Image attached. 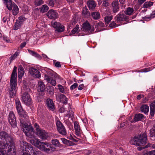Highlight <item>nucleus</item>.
<instances>
[{
	"mask_svg": "<svg viewBox=\"0 0 155 155\" xmlns=\"http://www.w3.org/2000/svg\"><path fill=\"white\" fill-rule=\"evenodd\" d=\"M16 107L17 111L21 117L20 118V126L25 135L30 138L34 137V130L30 123L28 122V117L26 113L22 109L21 103L18 99L15 100Z\"/></svg>",
	"mask_w": 155,
	"mask_h": 155,
	"instance_id": "f257e3e1",
	"label": "nucleus"
},
{
	"mask_svg": "<svg viewBox=\"0 0 155 155\" xmlns=\"http://www.w3.org/2000/svg\"><path fill=\"white\" fill-rule=\"evenodd\" d=\"M8 134L5 132L0 133V155H7L9 150L10 145Z\"/></svg>",
	"mask_w": 155,
	"mask_h": 155,
	"instance_id": "f03ea898",
	"label": "nucleus"
},
{
	"mask_svg": "<svg viewBox=\"0 0 155 155\" xmlns=\"http://www.w3.org/2000/svg\"><path fill=\"white\" fill-rule=\"evenodd\" d=\"M30 143L42 151L47 153L51 152L54 148L50 143L47 142H41L38 138H34L30 140Z\"/></svg>",
	"mask_w": 155,
	"mask_h": 155,
	"instance_id": "7ed1b4c3",
	"label": "nucleus"
},
{
	"mask_svg": "<svg viewBox=\"0 0 155 155\" xmlns=\"http://www.w3.org/2000/svg\"><path fill=\"white\" fill-rule=\"evenodd\" d=\"M17 68L14 66L10 78V85H11V90H10V97H13L15 96L16 91V86L17 81Z\"/></svg>",
	"mask_w": 155,
	"mask_h": 155,
	"instance_id": "20e7f679",
	"label": "nucleus"
},
{
	"mask_svg": "<svg viewBox=\"0 0 155 155\" xmlns=\"http://www.w3.org/2000/svg\"><path fill=\"white\" fill-rule=\"evenodd\" d=\"M147 140V136L145 133L142 135L132 138L130 141L131 144L136 146H140L146 144Z\"/></svg>",
	"mask_w": 155,
	"mask_h": 155,
	"instance_id": "39448f33",
	"label": "nucleus"
},
{
	"mask_svg": "<svg viewBox=\"0 0 155 155\" xmlns=\"http://www.w3.org/2000/svg\"><path fill=\"white\" fill-rule=\"evenodd\" d=\"M45 77L47 82L53 86L56 85L55 80L59 81L62 80V78L59 75L51 70L48 71V75H45Z\"/></svg>",
	"mask_w": 155,
	"mask_h": 155,
	"instance_id": "423d86ee",
	"label": "nucleus"
},
{
	"mask_svg": "<svg viewBox=\"0 0 155 155\" xmlns=\"http://www.w3.org/2000/svg\"><path fill=\"white\" fill-rule=\"evenodd\" d=\"M56 125L59 133L63 135H66L67 134L66 130L61 122L59 120L57 121Z\"/></svg>",
	"mask_w": 155,
	"mask_h": 155,
	"instance_id": "0eeeda50",
	"label": "nucleus"
},
{
	"mask_svg": "<svg viewBox=\"0 0 155 155\" xmlns=\"http://www.w3.org/2000/svg\"><path fill=\"white\" fill-rule=\"evenodd\" d=\"M20 147L21 150L24 151L23 153L26 151L28 153H29L30 149L31 148L33 149H35L31 147L30 144L24 141H22L20 142Z\"/></svg>",
	"mask_w": 155,
	"mask_h": 155,
	"instance_id": "6e6552de",
	"label": "nucleus"
},
{
	"mask_svg": "<svg viewBox=\"0 0 155 155\" xmlns=\"http://www.w3.org/2000/svg\"><path fill=\"white\" fill-rule=\"evenodd\" d=\"M22 101L24 104L26 105H30L31 103V98L28 92L24 93L22 97Z\"/></svg>",
	"mask_w": 155,
	"mask_h": 155,
	"instance_id": "1a4fd4ad",
	"label": "nucleus"
},
{
	"mask_svg": "<svg viewBox=\"0 0 155 155\" xmlns=\"http://www.w3.org/2000/svg\"><path fill=\"white\" fill-rule=\"evenodd\" d=\"M29 73L34 77L38 78L41 77L40 72L38 70L34 68H31L29 69Z\"/></svg>",
	"mask_w": 155,
	"mask_h": 155,
	"instance_id": "9d476101",
	"label": "nucleus"
},
{
	"mask_svg": "<svg viewBox=\"0 0 155 155\" xmlns=\"http://www.w3.org/2000/svg\"><path fill=\"white\" fill-rule=\"evenodd\" d=\"M36 134L42 140H45L48 137V133L42 129L37 131Z\"/></svg>",
	"mask_w": 155,
	"mask_h": 155,
	"instance_id": "9b49d317",
	"label": "nucleus"
},
{
	"mask_svg": "<svg viewBox=\"0 0 155 155\" xmlns=\"http://www.w3.org/2000/svg\"><path fill=\"white\" fill-rule=\"evenodd\" d=\"M82 29L83 31H90L91 33H92L94 31V29H91V27L90 24L88 22V21H85L82 24Z\"/></svg>",
	"mask_w": 155,
	"mask_h": 155,
	"instance_id": "f8f14e48",
	"label": "nucleus"
},
{
	"mask_svg": "<svg viewBox=\"0 0 155 155\" xmlns=\"http://www.w3.org/2000/svg\"><path fill=\"white\" fill-rule=\"evenodd\" d=\"M22 155H42V154L41 151L36 149H33L31 148L29 154L26 151H25L23 153Z\"/></svg>",
	"mask_w": 155,
	"mask_h": 155,
	"instance_id": "ddd939ff",
	"label": "nucleus"
},
{
	"mask_svg": "<svg viewBox=\"0 0 155 155\" xmlns=\"http://www.w3.org/2000/svg\"><path fill=\"white\" fill-rule=\"evenodd\" d=\"M128 18L124 14L119 13L114 18V19L118 23L121 21H126Z\"/></svg>",
	"mask_w": 155,
	"mask_h": 155,
	"instance_id": "4468645a",
	"label": "nucleus"
},
{
	"mask_svg": "<svg viewBox=\"0 0 155 155\" xmlns=\"http://www.w3.org/2000/svg\"><path fill=\"white\" fill-rule=\"evenodd\" d=\"M46 105L48 109L53 111L54 109V104L53 101L50 98L47 99L46 102Z\"/></svg>",
	"mask_w": 155,
	"mask_h": 155,
	"instance_id": "2eb2a0df",
	"label": "nucleus"
},
{
	"mask_svg": "<svg viewBox=\"0 0 155 155\" xmlns=\"http://www.w3.org/2000/svg\"><path fill=\"white\" fill-rule=\"evenodd\" d=\"M53 27L56 29V30L58 32H62L64 30V26L61 25L60 23L54 22L52 23Z\"/></svg>",
	"mask_w": 155,
	"mask_h": 155,
	"instance_id": "dca6fc26",
	"label": "nucleus"
},
{
	"mask_svg": "<svg viewBox=\"0 0 155 155\" xmlns=\"http://www.w3.org/2000/svg\"><path fill=\"white\" fill-rule=\"evenodd\" d=\"M47 16L50 19H56L58 18V13L55 11L50 10L47 13Z\"/></svg>",
	"mask_w": 155,
	"mask_h": 155,
	"instance_id": "f3484780",
	"label": "nucleus"
},
{
	"mask_svg": "<svg viewBox=\"0 0 155 155\" xmlns=\"http://www.w3.org/2000/svg\"><path fill=\"white\" fill-rule=\"evenodd\" d=\"M10 8L12 9V13L14 15H16L19 12V8L18 6L10 0Z\"/></svg>",
	"mask_w": 155,
	"mask_h": 155,
	"instance_id": "a211bd4d",
	"label": "nucleus"
},
{
	"mask_svg": "<svg viewBox=\"0 0 155 155\" xmlns=\"http://www.w3.org/2000/svg\"><path fill=\"white\" fill-rule=\"evenodd\" d=\"M10 125L13 128L16 127V122L14 114L12 111H10Z\"/></svg>",
	"mask_w": 155,
	"mask_h": 155,
	"instance_id": "6ab92c4d",
	"label": "nucleus"
},
{
	"mask_svg": "<svg viewBox=\"0 0 155 155\" xmlns=\"http://www.w3.org/2000/svg\"><path fill=\"white\" fill-rule=\"evenodd\" d=\"M144 116L143 115L141 114H138L135 115L133 120L131 121V122L134 123L136 122L139 121H141L143 119Z\"/></svg>",
	"mask_w": 155,
	"mask_h": 155,
	"instance_id": "aec40b11",
	"label": "nucleus"
},
{
	"mask_svg": "<svg viewBox=\"0 0 155 155\" xmlns=\"http://www.w3.org/2000/svg\"><path fill=\"white\" fill-rule=\"evenodd\" d=\"M113 11L114 13L117 12L119 10V4L117 1H114L112 4Z\"/></svg>",
	"mask_w": 155,
	"mask_h": 155,
	"instance_id": "412c9836",
	"label": "nucleus"
},
{
	"mask_svg": "<svg viewBox=\"0 0 155 155\" xmlns=\"http://www.w3.org/2000/svg\"><path fill=\"white\" fill-rule=\"evenodd\" d=\"M38 91L43 92L45 89L44 82L40 80L38 83Z\"/></svg>",
	"mask_w": 155,
	"mask_h": 155,
	"instance_id": "4be33fe9",
	"label": "nucleus"
},
{
	"mask_svg": "<svg viewBox=\"0 0 155 155\" xmlns=\"http://www.w3.org/2000/svg\"><path fill=\"white\" fill-rule=\"evenodd\" d=\"M74 128L76 134L78 136L80 135L81 129L78 123L77 122L74 123Z\"/></svg>",
	"mask_w": 155,
	"mask_h": 155,
	"instance_id": "5701e85b",
	"label": "nucleus"
},
{
	"mask_svg": "<svg viewBox=\"0 0 155 155\" xmlns=\"http://www.w3.org/2000/svg\"><path fill=\"white\" fill-rule=\"evenodd\" d=\"M150 139L154 141L155 140V124L150 129Z\"/></svg>",
	"mask_w": 155,
	"mask_h": 155,
	"instance_id": "b1692460",
	"label": "nucleus"
},
{
	"mask_svg": "<svg viewBox=\"0 0 155 155\" xmlns=\"http://www.w3.org/2000/svg\"><path fill=\"white\" fill-rule=\"evenodd\" d=\"M10 155H16L14 143L10 138Z\"/></svg>",
	"mask_w": 155,
	"mask_h": 155,
	"instance_id": "393cba45",
	"label": "nucleus"
},
{
	"mask_svg": "<svg viewBox=\"0 0 155 155\" xmlns=\"http://www.w3.org/2000/svg\"><path fill=\"white\" fill-rule=\"evenodd\" d=\"M87 5L89 9H93L96 7V3L94 1L91 0L87 2Z\"/></svg>",
	"mask_w": 155,
	"mask_h": 155,
	"instance_id": "a878e982",
	"label": "nucleus"
},
{
	"mask_svg": "<svg viewBox=\"0 0 155 155\" xmlns=\"http://www.w3.org/2000/svg\"><path fill=\"white\" fill-rule=\"evenodd\" d=\"M59 97L61 102L64 104L68 103V99L64 94H61L59 96Z\"/></svg>",
	"mask_w": 155,
	"mask_h": 155,
	"instance_id": "bb28decb",
	"label": "nucleus"
},
{
	"mask_svg": "<svg viewBox=\"0 0 155 155\" xmlns=\"http://www.w3.org/2000/svg\"><path fill=\"white\" fill-rule=\"evenodd\" d=\"M140 110L142 112L145 114L147 113L149 111V107L146 105H142L140 108Z\"/></svg>",
	"mask_w": 155,
	"mask_h": 155,
	"instance_id": "cd10ccee",
	"label": "nucleus"
},
{
	"mask_svg": "<svg viewBox=\"0 0 155 155\" xmlns=\"http://www.w3.org/2000/svg\"><path fill=\"white\" fill-rule=\"evenodd\" d=\"M25 71L24 68L22 66L20 67L18 70V77L19 78H21L24 75Z\"/></svg>",
	"mask_w": 155,
	"mask_h": 155,
	"instance_id": "c85d7f7f",
	"label": "nucleus"
},
{
	"mask_svg": "<svg viewBox=\"0 0 155 155\" xmlns=\"http://www.w3.org/2000/svg\"><path fill=\"white\" fill-rule=\"evenodd\" d=\"M82 13V15L85 17H87L89 15L90 13L86 6H85L83 8Z\"/></svg>",
	"mask_w": 155,
	"mask_h": 155,
	"instance_id": "c756f323",
	"label": "nucleus"
},
{
	"mask_svg": "<svg viewBox=\"0 0 155 155\" xmlns=\"http://www.w3.org/2000/svg\"><path fill=\"white\" fill-rule=\"evenodd\" d=\"M134 11V10L133 8L130 7H128L127 8L125 12V13L127 15H131L133 14Z\"/></svg>",
	"mask_w": 155,
	"mask_h": 155,
	"instance_id": "7c9ffc66",
	"label": "nucleus"
},
{
	"mask_svg": "<svg viewBox=\"0 0 155 155\" xmlns=\"http://www.w3.org/2000/svg\"><path fill=\"white\" fill-rule=\"evenodd\" d=\"M91 15L94 19L97 20L100 18V14L99 12H94L91 13Z\"/></svg>",
	"mask_w": 155,
	"mask_h": 155,
	"instance_id": "2f4dec72",
	"label": "nucleus"
},
{
	"mask_svg": "<svg viewBox=\"0 0 155 155\" xmlns=\"http://www.w3.org/2000/svg\"><path fill=\"white\" fill-rule=\"evenodd\" d=\"M28 50L29 53L32 56L37 58H39L40 57V55L35 52L29 49H28Z\"/></svg>",
	"mask_w": 155,
	"mask_h": 155,
	"instance_id": "473e14b6",
	"label": "nucleus"
},
{
	"mask_svg": "<svg viewBox=\"0 0 155 155\" xmlns=\"http://www.w3.org/2000/svg\"><path fill=\"white\" fill-rule=\"evenodd\" d=\"M51 143L55 147H59L60 146V143L57 139H54L52 140H51Z\"/></svg>",
	"mask_w": 155,
	"mask_h": 155,
	"instance_id": "72a5a7b5",
	"label": "nucleus"
},
{
	"mask_svg": "<svg viewBox=\"0 0 155 155\" xmlns=\"http://www.w3.org/2000/svg\"><path fill=\"white\" fill-rule=\"evenodd\" d=\"M113 18L112 16H106L104 17V20L106 25L108 24Z\"/></svg>",
	"mask_w": 155,
	"mask_h": 155,
	"instance_id": "f704fd0d",
	"label": "nucleus"
},
{
	"mask_svg": "<svg viewBox=\"0 0 155 155\" xmlns=\"http://www.w3.org/2000/svg\"><path fill=\"white\" fill-rule=\"evenodd\" d=\"M48 7L46 5H44L41 6L40 8V11L41 12H47L48 9Z\"/></svg>",
	"mask_w": 155,
	"mask_h": 155,
	"instance_id": "c9c22d12",
	"label": "nucleus"
},
{
	"mask_svg": "<svg viewBox=\"0 0 155 155\" xmlns=\"http://www.w3.org/2000/svg\"><path fill=\"white\" fill-rule=\"evenodd\" d=\"M153 5V2H145L143 5V7L146 8H149Z\"/></svg>",
	"mask_w": 155,
	"mask_h": 155,
	"instance_id": "e433bc0d",
	"label": "nucleus"
},
{
	"mask_svg": "<svg viewBox=\"0 0 155 155\" xmlns=\"http://www.w3.org/2000/svg\"><path fill=\"white\" fill-rule=\"evenodd\" d=\"M143 155H155V150L150 151H146L144 152Z\"/></svg>",
	"mask_w": 155,
	"mask_h": 155,
	"instance_id": "4c0bfd02",
	"label": "nucleus"
},
{
	"mask_svg": "<svg viewBox=\"0 0 155 155\" xmlns=\"http://www.w3.org/2000/svg\"><path fill=\"white\" fill-rule=\"evenodd\" d=\"M61 140L63 143L64 144H66L68 145H71V142L70 141L68 140L65 138H61Z\"/></svg>",
	"mask_w": 155,
	"mask_h": 155,
	"instance_id": "58836bf2",
	"label": "nucleus"
},
{
	"mask_svg": "<svg viewBox=\"0 0 155 155\" xmlns=\"http://www.w3.org/2000/svg\"><path fill=\"white\" fill-rule=\"evenodd\" d=\"M79 31V26L78 25H77L76 27L74 28L71 31L72 34H75V33L78 32Z\"/></svg>",
	"mask_w": 155,
	"mask_h": 155,
	"instance_id": "ea45409f",
	"label": "nucleus"
},
{
	"mask_svg": "<svg viewBox=\"0 0 155 155\" xmlns=\"http://www.w3.org/2000/svg\"><path fill=\"white\" fill-rule=\"evenodd\" d=\"M19 52L18 51H16L15 54L11 56L10 57V61H12L15 59L19 55Z\"/></svg>",
	"mask_w": 155,
	"mask_h": 155,
	"instance_id": "a19ab883",
	"label": "nucleus"
},
{
	"mask_svg": "<svg viewBox=\"0 0 155 155\" xmlns=\"http://www.w3.org/2000/svg\"><path fill=\"white\" fill-rule=\"evenodd\" d=\"M153 68L152 67L148 68H145L143 69H142L140 70L141 71V72H148L149 71H150L152 70H153Z\"/></svg>",
	"mask_w": 155,
	"mask_h": 155,
	"instance_id": "79ce46f5",
	"label": "nucleus"
},
{
	"mask_svg": "<svg viewBox=\"0 0 155 155\" xmlns=\"http://www.w3.org/2000/svg\"><path fill=\"white\" fill-rule=\"evenodd\" d=\"M151 147V144L150 143H148L147 145L145 147H137V150H141L142 149H143L145 148H147L148 147Z\"/></svg>",
	"mask_w": 155,
	"mask_h": 155,
	"instance_id": "37998d69",
	"label": "nucleus"
},
{
	"mask_svg": "<svg viewBox=\"0 0 155 155\" xmlns=\"http://www.w3.org/2000/svg\"><path fill=\"white\" fill-rule=\"evenodd\" d=\"M58 86L60 92L62 93H64V89L63 86L60 84L58 85Z\"/></svg>",
	"mask_w": 155,
	"mask_h": 155,
	"instance_id": "c03bdc74",
	"label": "nucleus"
},
{
	"mask_svg": "<svg viewBox=\"0 0 155 155\" xmlns=\"http://www.w3.org/2000/svg\"><path fill=\"white\" fill-rule=\"evenodd\" d=\"M97 28L104 27V25L103 22L100 21L97 24Z\"/></svg>",
	"mask_w": 155,
	"mask_h": 155,
	"instance_id": "a18cd8bd",
	"label": "nucleus"
},
{
	"mask_svg": "<svg viewBox=\"0 0 155 155\" xmlns=\"http://www.w3.org/2000/svg\"><path fill=\"white\" fill-rule=\"evenodd\" d=\"M34 127L36 128V133H37V131H38L41 129L39 128V125L37 123H35L34 124Z\"/></svg>",
	"mask_w": 155,
	"mask_h": 155,
	"instance_id": "49530a36",
	"label": "nucleus"
},
{
	"mask_svg": "<svg viewBox=\"0 0 155 155\" xmlns=\"http://www.w3.org/2000/svg\"><path fill=\"white\" fill-rule=\"evenodd\" d=\"M20 27V25L19 23L18 22H16L15 24L14 29L15 30H17Z\"/></svg>",
	"mask_w": 155,
	"mask_h": 155,
	"instance_id": "de8ad7c7",
	"label": "nucleus"
},
{
	"mask_svg": "<svg viewBox=\"0 0 155 155\" xmlns=\"http://www.w3.org/2000/svg\"><path fill=\"white\" fill-rule=\"evenodd\" d=\"M43 3V1L42 0H38L36 2V4L38 6L40 5Z\"/></svg>",
	"mask_w": 155,
	"mask_h": 155,
	"instance_id": "09e8293b",
	"label": "nucleus"
},
{
	"mask_svg": "<svg viewBox=\"0 0 155 155\" xmlns=\"http://www.w3.org/2000/svg\"><path fill=\"white\" fill-rule=\"evenodd\" d=\"M19 22L21 23L23 21H24L25 19V18L23 16H21L19 17Z\"/></svg>",
	"mask_w": 155,
	"mask_h": 155,
	"instance_id": "8fccbe9b",
	"label": "nucleus"
},
{
	"mask_svg": "<svg viewBox=\"0 0 155 155\" xmlns=\"http://www.w3.org/2000/svg\"><path fill=\"white\" fill-rule=\"evenodd\" d=\"M55 3H56L53 0H50L49 2L48 5L50 6L53 7L54 6V4Z\"/></svg>",
	"mask_w": 155,
	"mask_h": 155,
	"instance_id": "3c124183",
	"label": "nucleus"
},
{
	"mask_svg": "<svg viewBox=\"0 0 155 155\" xmlns=\"http://www.w3.org/2000/svg\"><path fill=\"white\" fill-rule=\"evenodd\" d=\"M78 85V84L77 83H74L70 87L71 90H73Z\"/></svg>",
	"mask_w": 155,
	"mask_h": 155,
	"instance_id": "603ef678",
	"label": "nucleus"
},
{
	"mask_svg": "<svg viewBox=\"0 0 155 155\" xmlns=\"http://www.w3.org/2000/svg\"><path fill=\"white\" fill-rule=\"evenodd\" d=\"M3 1L4 2V3L5 4L7 8L9 10H10V7L8 6V3H9L8 0H3Z\"/></svg>",
	"mask_w": 155,
	"mask_h": 155,
	"instance_id": "864d4df0",
	"label": "nucleus"
},
{
	"mask_svg": "<svg viewBox=\"0 0 155 155\" xmlns=\"http://www.w3.org/2000/svg\"><path fill=\"white\" fill-rule=\"evenodd\" d=\"M109 26L111 28H114L116 27V24L114 21H113L110 23L109 25Z\"/></svg>",
	"mask_w": 155,
	"mask_h": 155,
	"instance_id": "5fc2aeb1",
	"label": "nucleus"
},
{
	"mask_svg": "<svg viewBox=\"0 0 155 155\" xmlns=\"http://www.w3.org/2000/svg\"><path fill=\"white\" fill-rule=\"evenodd\" d=\"M150 108L153 109H155V101L152 102L150 106Z\"/></svg>",
	"mask_w": 155,
	"mask_h": 155,
	"instance_id": "6e6d98bb",
	"label": "nucleus"
},
{
	"mask_svg": "<svg viewBox=\"0 0 155 155\" xmlns=\"http://www.w3.org/2000/svg\"><path fill=\"white\" fill-rule=\"evenodd\" d=\"M23 10L24 11V14H27L29 12L28 9L27 7L24 8L23 9Z\"/></svg>",
	"mask_w": 155,
	"mask_h": 155,
	"instance_id": "4d7b16f0",
	"label": "nucleus"
},
{
	"mask_svg": "<svg viewBox=\"0 0 155 155\" xmlns=\"http://www.w3.org/2000/svg\"><path fill=\"white\" fill-rule=\"evenodd\" d=\"M153 18V17H152V15H151L150 16H145L144 17L143 19L145 20L148 21V20H150Z\"/></svg>",
	"mask_w": 155,
	"mask_h": 155,
	"instance_id": "13d9d810",
	"label": "nucleus"
},
{
	"mask_svg": "<svg viewBox=\"0 0 155 155\" xmlns=\"http://www.w3.org/2000/svg\"><path fill=\"white\" fill-rule=\"evenodd\" d=\"M155 109L150 108V114L152 117L154 116L155 113Z\"/></svg>",
	"mask_w": 155,
	"mask_h": 155,
	"instance_id": "bf43d9fd",
	"label": "nucleus"
},
{
	"mask_svg": "<svg viewBox=\"0 0 155 155\" xmlns=\"http://www.w3.org/2000/svg\"><path fill=\"white\" fill-rule=\"evenodd\" d=\"M109 3L108 2L105 0L103 1V5L105 7H107L108 6Z\"/></svg>",
	"mask_w": 155,
	"mask_h": 155,
	"instance_id": "052dcab7",
	"label": "nucleus"
},
{
	"mask_svg": "<svg viewBox=\"0 0 155 155\" xmlns=\"http://www.w3.org/2000/svg\"><path fill=\"white\" fill-rule=\"evenodd\" d=\"M84 87V85L83 84H81L78 86V90H81L83 89Z\"/></svg>",
	"mask_w": 155,
	"mask_h": 155,
	"instance_id": "680f3d73",
	"label": "nucleus"
},
{
	"mask_svg": "<svg viewBox=\"0 0 155 155\" xmlns=\"http://www.w3.org/2000/svg\"><path fill=\"white\" fill-rule=\"evenodd\" d=\"M55 66L57 67L60 68L61 66L59 62H57L55 63Z\"/></svg>",
	"mask_w": 155,
	"mask_h": 155,
	"instance_id": "e2e57ef3",
	"label": "nucleus"
},
{
	"mask_svg": "<svg viewBox=\"0 0 155 155\" xmlns=\"http://www.w3.org/2000/svg\"><path fill=\"white\" fill-rule=\"evenodd\" d=\"M3 38L5 41L8 42L9 41V38L8 37L4 36L3 37Z\"/></svg>",
	"mask_w": 155,
	"mask_h": 155,
	"instance_id": "0e129e2a",
	"label": "nucleus"
},
{
	"mask_svg": "<svg viewBox=\"0 0 155 155\" xmlns=\"http://www.w3.org/2000/svg\"><path fill=\"white\" fill-rule=\"evenodd\" d=\"M26 44V43L25 42L22 43L21 44V45H20V47L21 48H22L24 47L25 46Z\"/></svg>",
	"mask_w": 155,
	"mask_h": 155,
	"instance_id": "69168bd1",
	"label": "nucleus"
},
{
	"mask_svg": "<svg viewBox=\"0 0 155 155\" xmlns=\"http://www.w3.org/2000/svg\"><path fill=\"white\" fill-rule=\"evenodd\" d=\"M143 97V95L142 94H139L138 95L137 97V99L140 100L141 98Z\"/></svg>",
	"mask_w": 155,
	"mask_h": 155,
	"instance_id": "338daca9",
	"label": "nucleus"
},
{
	"mask_svg": "<svg viewBox=\"0 0 155 155\" xmlns=\"http://www.w3.org/2000/svg\"><path fill=\"white\" fill-rule=\"evenodd\" d=\"M146 0H138V3L140 4H142Z\"/></svg>",
	"mask_w": 155,
	"mask_h": 155,
	"instance_id": "774afa93",
	"label": "nucleus"
}]
</instances>
